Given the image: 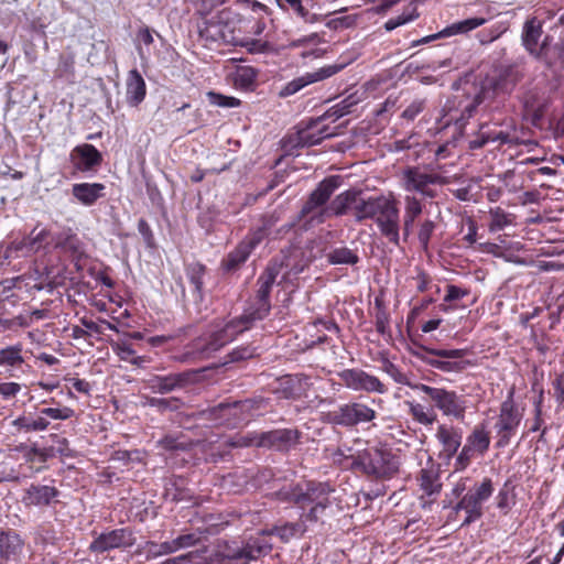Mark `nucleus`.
<instances>
[{"label":"nucleus","instance_id":"nucleus-1","mask_svg":"<svg viewBox=\"0 0 564 564\" xmlns=\"http://www.w3.org/2000/svg\"><path fill=\"white\" fill-rule=\"evenodd\" d=\"M254 323L243 313L225 323H213L210 329L186 345L184 352L177 357L181 362H194L213 357L217 351L232 343Z\"/></svg>","mask_w":564,"mask_h":564},{"label":"nucleus","instance_id":"nucleus-2","mask_svg":"<svg viewBox=\"0 0 564 564\" xmlns=\"http://www.w3.org/2000/svg\"><path fill=\"white\" fill-rule=\"evenodd\" d=\"M335 491L328 481L304 480L283 487L279 499L300 508L303 522H317L330 506V495Z\"/></svg>","mask_w":564,"mask_h":564},{"label":"nucleus","instance_id":"nucleus-3","mask_svg":"<svg viewBox=\"0 0 564 564\" xmlns=\"http://www.w3.org/2000/svg\"><path fill=\"white\" fill-rule=\"evenodd\" d=\"M400 203L392 192L369 196L355 208V220L362 223L371 219L380 234L394 246L400 245Z\"/></svg>","mask_w":564,"mask_h":564},{"label":"nucleus","instance_id":"nucleus-4","mask_svg":"<svg viewBox=\"0 0 564 564\" xmlns=\"http://www.w3.org/2000/svg\"><path fill=\"white\" fill-rule=\"evenodd\" d=\"M40 404H56L58 406H34L35 412H24L11 422L13 430L21 434L40 433L47 431L51 420L67 421L75 416V410L67 405H61L55 398L42 400Z\"/></svg>","mask_w":564,"mask_h":564},{"label":"nucleus","instance_id":"nucleus-5","mask_svg":"<svg viewBox=\"0 0 564 564\" xmlns=\"http://www.w3.org/2000/svg\"><path fill=\"white\" fill-rule=\"evenodd\" d=\"M357 467L356 473L364 474L373 479H391L398 474L400 458L388 447H367L352 460Z\"/></svg>","mask_w":564,"mask_h":564},{"label":"nucleus","instance_id":"nucleus-6","mask_svg":"<svg viewBox=\"0 0 564 564\" xmlns=\"http://www.w3.org/2000/svg\"><path fill=\"white\" fill-rule=\"evenodd\" d=\"M495 491L494 481L490 477H484L480 482H476L458 500L448 516V520H455L459 511L465 512V518L460 527H467L476 522L484 516V503L490 499Z\"/></svg>","mask_w":564,"mask_h":564},{"label":"nucleus","instance_id":"nucleus-7","mask_svg":"<svg viewBox=\"0 0 564 564\" xmlns=\"http://www.w3.org/2000/svg\"><path fill=\"white\" fill-rule=\"evenodd\" d=\"M415 391L427 395L433 408L444 416L463 422L469 408V400L466 394L446 388L432 387L427 384L414 386Z\"/></svg>","mask_w":564,"mask_h":564},{"label":"nucleus","instance_id":"nucleus-8","mask_svg":"<svg viewBox=\"0 0 564 564\" xmlns=\"http://www.w3.org/2000/svg\"><path fill=\"white\" fill-rule=\"evenodd\" d=\"M301 432L296 429H278L261 433H249L231 438L232 447H265L280 452H288L300 442Z\"/></svg>","mask_w":564,"mask_h":564},{"label":"nucleus","instance_id":"nucleus-9","mask_svg":"<svg viewBox=\"0 0 564 564\" xmlns=\"http://www.w3.org/2000/svg\"><path fill=\"white\" fill-rule=\"evenodd\" d=\"M501 145L518 144L519 138L511 118L503 120L485 121L479 124L478 131L468 141L469 150H479L488 144Z\"/></svg>","mask_w":564,"mask_h":564},{"label":"nucleus","instance_id":"nucleus-10","mask_svg":"<svg viewBox=\"0 0 564 564\" xmlns=\"http://www.w3.org/2000/svg\"><path fill=\"white\" fill-rule=\"evenodd\" d=\"M524 409H521L514 401V388H512L500 403L499 413L494 424L497 448L507 447L516 436L522 422Z\"/></svg>","mask_w":564,"mask_h":564},{"label":"nucleus","instance_id":"nucleus-11","mask_svg":"<svg viewBox=\"0 0 564 564\" xmlns=\"http://www.w3.org/2000/svg\"><path fill=\"white\" fill-rule=\"evenodd\" d=\"M282 264L270 262L257 280L258 289L253 300L243 311V314L253 323L264 319L271 311L270 294L280 274Z\"/></svg>","mask_w":564,"mask_h":564},{"label":"nucleus","instance_id":"nucleus-12","mask_svg":"<svg viewBox=\"0 0 564 564\" xmlns=\"http://www.w3.org/2000/svg\"><path fill=\"white\" fill-rule=\"evenodd\" d=\"M218 549L227 563L248 564L268 555L272 551V543H267L261 535L253 534L241 542L223 541Z\"/></svg>","mask_w":564,"mask_h":564},{"label":"nucleus","instance_id":"nucleus-13","mask_svg":"<svg viewBox=\"0 0 564 564\" xmlns=\"http://www.w3.org/2000/svg\"><path fill=\"white\" fill-rule=\"evenodd\" d=\"M425 355L421 360L427 366L447 373H460L473 366L471 361L464 359L467 348L443 349L422 347Z\"/></svg>","mask_w":564,"mask_h":564},{"label":"nucleus","instance_id":"nucleus-14","mask_svg":"<svg viewBox=\"0 0 564 564\" xmlns=\"http://www.w3.org/2000/svg\"><path fill=\"white\" fill-rule=\"evenodd\" d=\"M250 410L248 400L221 402L200 412L202 417L212 421L216 425L235 429L247 421Z\"/></svg>","mask_w":564,"mask_h":564},{"label":"nucleus","instance_id":"nucleus-15","mask_svg":"<svg viewBox=\"0 0 564 564\" xmlns=\"http://www.w3.org/2000/svg\"><path fill=\"white\" fill-rule=\"evenodd\" d=\"M403 188L406 192H416L424 198H435L437 193L432 185H447L451 183L447 176L437 172L427 173L419 166H409L403 171Z\"/></svg>","mask_w":564,"mask_h":564},{"label":"nucleus","instance_id":"nucleus-16","mask_svg":"<svg viewBox=\"0 0 564 564\" xmlns=\"http://www.w3.org/2000/svg\"><path fill=\"white\" fill-rule=\"evenodd\" d=\"M61 495L62 492L54 485V480H51L48 485L31 482L23 489L21 501L25 508L52 509L57 520L56 507L62 505Z\"/></svg>","mask_w":564,"mask_h":564},{"label":"nucleus","instance_id":"nucleus-17","mask_svg":"<svg viewBox=\"0 0 564 564\" xmlns=\"http://www.w3.org/2000/svg\"><path fill=\"white\" fill-rule=\"evenodd\" d=\"M356 105V101L351 100L350 97L341 100L337 105L333 106L325 115L324 119L337 120L351 112V107ZM323 118L318 119V122L302 130L299 133L300 142L303 145H315L321 143L324 139L333 135L327 127H319V122Z\"/></svg>","mask_w":564,"mask_h":564},{"label":"nucleus","instance_id":"nucleus-18","mask_svg":"<svg viewBox=\"0 0 564 564\" xmlns=\"http://www.w3.org/2000/svg\"><path fill=\"white\" fill-rule=\"evenodd\" d=\"M209 3L206 0L202 1L200 8L197 9L196 14V28L199 40L204 42V45L209 47L213 44H220V30L221 22L219 17L221 15V9H208Z\"/></svg>","mask_w":564,"mask_h":564},{"label":"nucleus","instance_id":"nucleus-19","mask_svg":"<svg viewBox=\"0 0 564 564\" xmlns=\"http://www.w3.org/2000/svg\"><path fill=\"white\" fill-rule=\"evenodd\" d=\"M343 386L354 391H364L367 393L384 394L388 387L373 375L360 368H347L337 372Z\"/></svg>","mask_w":564,"mask_h":564},{"label":"nucleus","instance_id":"nucleus-20","mask_svg":"<svg viewBox=\"0 0 564 564\" xmlns=\"http://www.w3.org/2000/svg\"><path fill=\"white\" fill-rule=\"evenodd\" d=\"M264 228H257L250 231L223 260L221 268L226 272L238 270L249 258L251 252L264 239Z\"/></svg>","mask_w":564,"mask_h":564},{"label":"nucleus","instance_id":"nucleus-21","mask_svg":"<svg viewBox=\"0 0 564 564\" xmlns=\"http://www.w3.org/2000/svg\"><path fill=\"white\" fill-rule=\"evenodd\" d=\"M200 370L187 369L182 372L156 375L148 380V387L154 393L166 394L175 390L185 389L199 380Z\"/></svg>","mask_w":564,"mask_h":564},{"label":"nucleus","instance_id":"nucleus-22","mask_svg":"<svg viewBox=\"0 0 564 564\" xmlns=\"http://www.w3.org/2000/svg\"><path fill=\"white\" fill-rule=\"evenodd\" d=\"M135 536L130 528L113 529L100 533L89 544L91 553L101 554L111 550H126L134 545Z\"/></svg>","mask_w":564,"mask_h":564},{"label":"nucleus","instance_id":"nucleus-23","mask_svg":"<svg viewBox=\"0 0 564 564\" xmlns=\"http://www.w3.org/2000/svg\"><path fill=\"white\" fill-rule=\"evenodd\" d=\"M377 412L367 404L349 402L338 406L330 413L332 422L337 425L352 427L375 420Z\"/></svg>","mask_w":564,"mask_h":564},{"label":"nucleus","instance_id":"nucleus-24","mask_svg":"<svg viewBox=\"0 0 564 564\" xmlns=\"http://www.w3.org/2000/svg\"><path fill=\"white\" fill-rule=\"evenodd\" d=\"M311 386V378L306 375H284L274 381L272 392L278 399L300 400L307 397Z\"/></svg>","mask_w":564,"mask_h":564},{"label":"nucleus","instance_id":"nucleus-25","mask_svg":"<svg viewBox=\"0 0 564 564\" xmlns=\"http://www.w3.org/2000/svg\"><path fill=\"white\" fill-rule=\"evenodd\" d=\"M221 24L220 44L232 46H248L252 40L245 34L240 17L229 8L221 9L219 17Z\"/></svg>","mask_w":564,"mask_h":564},{"label":"nucleus","instance_id":"nucleus-26","mask_svg":"<svg viewBox=\"0 0 564 564\" xmlns=\"http://www.w3.org/2000/svg\"><path fill=\"white\" fill-rule=\"evenodd\" d=\"M340 185L341 177L339 175H330L322 180L304 203L301 209V216L306 218L316 209L321 212L323 208L327 207V202Z\"/></svg>","mask_w":564,"mask_h":564},{"label":"nucleus","instance_id":"nucleus-27","mask_svg":"<svg viewBox=\"0 0 564 564\" xmlns=\"http://www.w3.org/2000/svg\"><path fill=\"white\" fill-rule=\"evenodd\" d=\"M344 68V65L333 64L323 66L314 72H307L304 75L292 79L286 83L280 91L281 97H289L301 89L306 87L307 85L324 80L329 78L340 72Z\"/></svg>","mask_w":564,"mask_h":564},{"label":"nucleus","instance_id":"nucleus-28","mask_svg":"<svg viewBox=\"0 0 564 564\" xmlns=\"http://www.w3.org/2000/svg\"><path fill=\"white\" fill-rule=\"evenodd\" d=\"M321 0H278L279 7L292 17L304 23H316L323 20V14L314 12L321 9ZM324 2H334L335 0H323Z\"/></svg>","mask_w":564,"mask_h":564},{"label":"nucleus","instance_id":"nucleus-29","mask_svg":"<svg viewBox=\"0 0 564 564\" xmlns=\"http://www.w3.org/2000/svg\"><path fill=\"white\" fill-rule=\"evenodd\" d=\"M365 200L364 197H360V192L356 189H347L340 194H338L330 204L318 212L317 215H312L311 219L314 220L318 218V221H323L325 217L334 216H343L351 209L352 215L355 216V208L358 204Z\"/></svg>","mask_w":564,"mask_h":564},{"label":"nucleus","instance_id":"nucleus-30","mask_svg":"<svg viewBox=\"0 0 564 564\" xmlns=\"http://www.w3.org/2000/svg\"><path fill=\"white\" fill-rule=\"evenodd\" d=\"M69 160L77 172L95 171L102 163L100 151L90 143L76 145L69 153Z\"/></svg>","mask_w":564,"mask_h":564},{"label":"nucleus","instance_id":"nucleus-31","mask_svg":"<svg viewBox=\"0 0 564 564\" xmlns=\"http://www.w3.org/2000/svg\"><path fill=\"white\" fill-rule=\"evenodd\" d=\"M25 541L14 529L0 530V563L17 562L20 560Z\"/></svg>","mask_w":564,"mask_h":564},{"label":"nucleus","instance_id":"nucleus-32","mask_svg":"<svg viewBox=\"0 0 564 564\" xmlns=\"http://www.w3.org/2000/svg\"><path fill=\"white\" fill-rule=\"evenodd\" d=\"M490 19L491 15L488 14L487 17H473L463 21L454 22L447 25L441 32L421 39L417 42V44L429 43L441 37L453 36L457 34H467L470 31L487 23Z\"/></svg>","mask_w":564,"mask_h":564},{"label":"nucleus","instance_id":"nucleus-33","mask_svg":"<svg viewBox=\"0 0 564 564\" xmlns=\"http://www.w3.org/2000/svg\"><path fill=\"white\" fill-rule=\"evenodd\" d=\"M522 74L514 65L501 66L490 79V87L495 94L509 95L522 79Z\"/></svg>","mask_w":564,"mask_h":564},{"label":"nucleus","instance_id":"nucleus-34","mask_svg":"<svg viewBox=\"0 0 564 564\" xmlns=\"http://www.w3.org/2000/svg\"><path fill=\"white\" fill-rule=\"evenodd\" d=\"M542 35V24L536 19H530L524 23L522 41L525 48L536 56H542L546 54V44L543 41L540 44V37Z\"/></svg>","mask_w":564,"mask_h":564},{"label":"nucleus","instance_id":"nucleus-35","mask_svg":"<svg viewBox=\"0 0 564 564\" xmlns=\"http://www.w3.org/2000/svg\"><path fill=\"white\" fill-rule=\"evenodd\" d=\"M56 248H58L64 254L68 256L78 270L87 259L84 243L76 234H67L64 238L59 239L56 242Z\"/></svg>","mask_w":564,"mask_h":564},{"label":"nucleus","instance_id":"nucleus-36","mask_svg":"<svg viewBox=\"0 0 564 564\" xmlns=\"http://www.w3.org/2000/svg\"><path fill=\"white\" fill-rule=\"evenodd\" d=\"M23 366L28 365L25 364L23 345L21 343L0 349V367L6 368L10 377H15L14 371L17 370L23 372Z\"/></svg>","mask_w":564,"mask_h":564},{"label":"nucleus","instance_id":"nucleus-37","mask_svg":"<svg viewBox=\"0 0 564 564\" xmlns=\"http://www.w3.org/2000/svg\"><path fill=\"white\" fill-rule=\"evenodd\" d=\"M106 186L101 183H75L72 185V195L79 204L93 206L104 197Z\"/></svg>","mask_w":564,"mask_h":564},{"label":"nucleus","instance_id":"nucleus-38","mask_svg":"<svg viewBox=\"0 0 564 564\" xmlns=\"http://www.w3.org/2000/svg\"><path fill=\"white\" fill-rule=\"evenodd\" d=\"M147 84L138 69L128 73L126 82V98L131 107H138L145 98Z\"/></svg>","mask_w":564,"mask_h":564},{"label":"nucleus","instance_id":"nucleus-39","mask_svg":"<svg viewBox=\"0 0 564 564\" xmlns=\"http://www.w3.org/2000/svg\"><path fill=\"white\" fill-rule=\"evenodd\" d=\"M423 203L414 195L404 196V213L402 218V232L404 240H408L413 231V227L422 215Z\"/></svg>","mask_w":564,"mask_h":564},{"label":"nucleus","instance_id":"nucleus-40","mask_svg":"<svg viewBox=\"0 0 564 564\" xmlns=\"http://www.w3.org/2000/svg\"><path fill=\"white\" fill-rule=\"evenodd\" d=\"M435 436L448 458L453 457L462 445V432L452 425H438Z\"/></svg>","mask_w":564,"mask_h":564},{"label":"nucleus","instance_id":"nucleus-41","mask_svg":"<svg viewBox=\"0 0 564 564\" xmlns=\"http://www.w3.org/2000/svg\"><path fill=\"white\" fill-rule=\"evenodd\" d=\"M521 100L524 115L531 119L533 124H538V122L542 120L545 112V100L535 89L525 91Z\"/></svg>","mask_w":564,"mask_h":564},{"label":"nucleus","instance_id":"nucleus-42","mask_svg":"<svg viewBox=\"0 0 564 564\" xmlns=\"http://www.w3.org/2000/svg\"><path fill=\"white\" fill-rule=\"evenodd\" d=\"M207 273L205 264L196 261L185 265V274L188 282L193 285V296L195 301H203L204 299V278Z\"/></svg>","mask_w":564,"mask_h":564},{"label":"nucleus","instance_id":"nucleus-43","mask_svg":"<svg viewBox=\"0 0 564 564\" xmlns=\"http://www.w3.org/2000/svg\"><path fill=\"white\" fill-rule=\"evenodd\" d=\"M110 345L113 352L122 361L129 362L137 367H141L144 362L148 361L145 356H139L137 354L132 343L127 338H118L117 340H112Z\"/></svg>","mask_w":564,"mask_h":564},{"label":"nucleus","instance_id":"nucleus-44","mask_svg":"<svg viewBox=\"0 0 564 564\" xmlns=\"http://www.w3.org/2000/svg\"><path fill=\"white\" fill-rule=\"evenodd\" d=\"M51 232L47 229H33L29 236L24 237L19 243L14 245V250H24L25 252H37L50 243Z\"/></svg>","mask_w":564,"mask_h":564},{"label":"nucleus","instance_id":"nucleus-45","mask_svg":"<svg viewBox=\"0 0 564 564\" xmlns=\"http://www.w3.org/2000/svg\"><path fill=\"white\" fill-rule=\"evenodd\" d=\"M470 294V290L467 288H462L455 284L446 285V294L443 299V303L440 304V311L444 313L454 312L458 308H465V305H459L458 301L468 296Z\"/></svg>","mask_w":564,"mask_h":564},{"label":"nucleus","instance_id":"nucleus-46","mask_svg":"<svg viewBox=\"0 0 564 564\" xmlns=\"http://www.w3.org/2000/svg\"><path fill=\"white\" fill-rule=\"evenodd\" d=\"M466 446L476 452L478 455H485L490 446V435L484 424H478L474 427L470 434L466 437Z\"/></svg>","mask_w":564,"mask_h":564},{"label":"nucleus","instance_id":"nucleus-47","mask_svg":"<svg viewBox=\"0 0 564 564\" xmlns=\"http://www.w3.org/2000/svg\"><path fill=\"white\" fill-rule=\"evenodd\" d=\"M300 530L301 525L299 523L288 522L282 525H274L271 529L260 530L256 533V535H261L267 543H271V535H276L283 543H286L293 539L300 532Z\"/></svg>","mask_w":564,"mask_h":564},{"label":"nucleus","instance_id":"nucleus-48","mask_svg":"<svg viewBox=\"0 0 564 564\" xmlns=\"http://www.w3.org/2000/svg\"><path fill=\"white\" fill-rule=\"evenodd\" d=\"M484 96L482 93L476 94L473 98L466 99V101L459 102L460 115L458 117L451 115V120H454L459 129H463L468 120L473 118L477 111L478 107L482 104Z\"/></svg>","mask_w":564,"mask_h":564},{"label":"nucleus","instance_id":"nucleus-49","mask_svg":"<svg viewBox=\"0 0 564 564\" xmlns=\"http://www.w3.org/2000/svg\"><path fill=\"white\" fill-rule=\"evenodd\" d=\"M417 481L420 489L427 497L437 496L441 492L442 484L438 474L433 469H421Z\"/></svg>","mask_w":564,"mask_h":564},{"label":"nucleus","instance_id":"nucleus-50","mask_svg":"<svg viewBox=\"0 0 564 564\" xmlns=\"http://www.w3.org/2000/svg\"><path fill=\"white\" fill-rule=\"evenodd\" d=\"M405 403L409 406V414L415 422L422 425H432L436 422L437 414L434 412L433 408L429 409L415 401H406Z\"/></svg>","mask_w":564,"mask_h":564},{"label":"nucleus","instance_id":"nucleus-51","mask_svg":"<svg viewBox=\"0 0 564 564\" xmlns=\"http://www.w3.org/2000/svg\"><path fill=\"white\" fill-rule=\"evenodd\" d=\"M258 348L252 344L235 347L225 356V364H237L258 357Z\"/></svg>","mask_w":564,"mask_h":564},{"label":"nucleus","instance_id":"nucleus-52","mask_svg":"<svg viewBox=\"0 0 564 564\" xmlns=\"http://www.w3.org/2000/svg\"><path fill=\"white\" fill-rule=\"evenodd\" d=\"M327 261L330 264H349L358 263V254L347 247L335 248L327 253Z\"/></svg>","mask_w":564,"mask_h":564},{"label":"nucleus","instance_id":"nucleus-53","mask_svg":"<svg viewBox=\"0 0 564 564\" xmlns=\"http://www.w3.org/2000/svg\"><path fill=\"white\" fill-rule=\"evenodd\" d=\"M417 18H419V12H417L416 6L414 3H410L400 15L389 19L383 24V28L387 32H390V31L397 29L398 26H401L411 21H414Z\"/></svg>","mask_w":564,"mask_h":564},{"label":"nucleus","instance_id":"nucleus-54","mask_svg":"<svg viewBox=\"0 0 564 564\" xmlns=\"http://www.w3.org/2000/svg\"><path fill=\"white\" fill-rule=\"evenodd\" d=\"M382 370L390 376L397 383L404 384L410 387L412 390L415 391L414 386L422 384L421 382L413 383L410 381L409 376L403 372L399 366L390 361L389 359L383 360L382 362Z\"/></svg>","mask_w":564,"mask_h":564},{"label":"nucleus","instance_id":"nucleus-55","mask_svg":"<svg viewBox=\"0 0 564 564\" xmlns=\"http://www.w3.org/2000/svg\"><path fill=\"white\" fill-rule=\"evenodd\" d=\"M361 451H354L348 446H340L335 453V460L340 465L341 468L350 469L356 473L357 467L352 460H357V456L360 455Z\"/></svg>","mask_w":564,"mask_h":564},{"label":"nucleus","instance_id":"nucleus-56","mask_svg":"<svg viewBox=\"0 0 564 564\" xmlns=\"http://www.w3.org/2000/svg\"><path fill=\"white\" fill-rule=\"evenodd\" d=\"M437 225L434 220L425 218L417 225V240L424 251L429 250L431 238Z\"/></svg>","mask_w":564,"mask_h":564},{"label":"nucleus","instance_id":"nucleus-57","mask_svg":"<svg viewBox=\"0 0 564 564\" xmlns=\"http://www.w3.org/2000/svg\"><path fill=\"white\" fill-rule=\"evenodd\" d=\"M145 558L153 560L163 555H169L175 553L172 541H165L162 543H156L154 541H148L145 543Z\"/></svg>","mask_w":564,"mask_h":564},{"label":"nucleus","instance_id":"nucleus-58","mask_svg":"<svg viewBox=\"0 0 564 564\" xmlns=\"http://www.w3.org/2000/svg\"><path fill=\"white\" fill-rule=\"evenodd\" d=\"M202 540V532H186L172 540L174 551L197 545Z\"/></svg>","mask_w":564,"mask_h":564},{"label":"nucleus","instance_id":"nucleus-59","mask_svg":"<svg viewBox=\"0 0 564 564\" xmlns=\"http://www.w3.org/2000/svg\"><path fill=\"white\" fill-rule=\"evenodd\" d=\"M507 30L508 25L506 23L498 22L489 29L480 31L477 36L481 44H488L499 39Z\"/></svg>","mask_w":564,"mask_h":564},{"label":"nucleus","instance_id":"nucleus-60","mask_svg":"<svg viewBox=\"0 0 564 564\" xmlns=\"http://www.w3.org/2000/svg\"><path fill=\"white\" fill-rule=\"evenodd\" d=\"M182 438V435H165L158 442V444L165 451H187L191 447V443L185 442Z\"/></svg>","mask_w":564,"mask_h":564},{"label":"nucleus","instance_id":"nucleus-61","mask_svg":"<svg viewBox=\"0 0 564 564\" xmlns=\"http://www.w3.org/2000/svg\"><path fill=\"white\" fill-rule=\"evenodd\" d=\"M489 214L491 218L489 229L491 231L502 230L506 226L510 224L508 214L500 207L490 209Z\"/></svg>","mask_w":564,"mask_h":564},{"label":"nucleus","instance_id":"nucleus-62","mask_svg":"<svg viewBox=\"0 0 564 564\" xmlns=\"http://www.w3.org/2000/svg\"><path fill=\"white\" fill-rule=\"evenodd\" d=\"M208 100L212 105L223 108H235L240 106V100L232 96H225L219 93L209 91L207 94Z\"/></svg>","mask_w":564,"mask_h":564},{"label":"nucleus","instance_id":"nucleus-63","mask_svg":"<svg viewBox=\"0 0 564 564\" xmlns=\"http://www.w3.org/2000/svg\"><path fill=\"white\" fill-rule=\"evenodd\" d=\"M477 453L464 445L460 452L457 454L454 463V471L465 470L471 463L473 458Z\"/></svg>","mask_w":564,"mask_h":564},{"label":"nucleus","instance_id":"nucleus-64","mask_svg":"<svg viewBox=\"0 0 564 564\" xmlns=\"http://www.w3.org/2000/svg\"><path fill=\"white\" fill-rule=\"evenodd\" d=\"M553 397L558 408L564 406V373H556L551 380Z\"/></svg>","mask_w":564,"mask_h":564}]
</instances>
